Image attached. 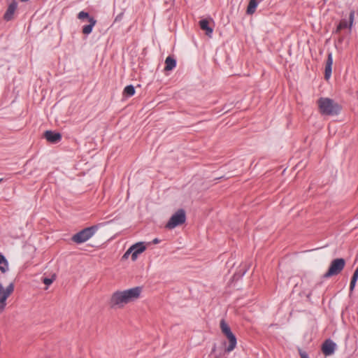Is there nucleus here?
<instances>
[{"instance_id":"nucleus-6","label":"nucleus","mask_w":358,"mask_h":358,"mask_svg":"<svg viewBox=\"0 0 358 358\" xmlns=\"http://www.w3.org/2000/svg\"><path fill=\"white\" fill-rule=\"evenodd\" d=\"M345 265V262L343 258H338L334 259L327 272L324 275L325 278H330L333 275H338L343 269Z\"/></svg>"},{"instance_id":"nucleus-18","label":"nucleus","mask_w":358,"mask_h":358,"mask_svg":"<svg viewBox=\"0 0 358 358\" xmlns=\"http://www.w3.org/2000/svg\"><path fill=\"white\" fill-rule=\"evenodd\" d=\"M124 94L129 96H131L135 94L134 87L131 85H127L124 90Z\"/></svg>"},{"instance_id":"nucleus-7","label":"nucleus","mask_w":358,"mask_h":358,"mask_svg":"<svg viewBox=\"0 0 358 358\" xmlns=\"http://www.w3.org/2000/svg\"><path fill=\"white\" fill-rule=\"evenodd\" d=\"M186 220L185 212L183 209H179L174 213L170 218L169 221L166 224L168 229H174L178 225L183 224Z\"/></svg>"},{"instance_id":"nucleus-5","label":"nucleus","mask_w":358,"mask_h":358,"mask_svg":"<svg viewBox=\"0 0 358 358\" xmlns=\"http://www.w3.org/2000/svg\"><path fill=\"white\" fill-rule=\"evenodd\" d=\"M97 227L92 226L85 228L72 237V241L76 243H82L88 241L96 232Z\"/></svg>"},{"instance_id":"nucleus-4","label":"nucleus","mask_w":358,"mask_h":358,"mask_svg":"<svg viewBox=\"0 0 358 358\" xmlns=\"http://www.w3.org/2000/svg\"><path fill=\"white\" fill-rule=\"evenodd\" d=\"M14 291L13 280H10L8 285L4 287L0 282V315L5 310L7 306V299Z\"/></svg>"},{"instance_id":"nucleus-11","label":"nucleus","mask_w":358,"mask_h":358,"mask_svg":"<svg viewBox=\"0 0 358 358\" xmlns=\"http://www.w3.org/2000/svg\"><path fill=\"white\" fill-rule=\"evenodd\" d=\"M17 3L16 1H13L10 3L4 14V19L6 21H10L13 19V15L17 9Z\"/></svg>"},{"instance_id":"nucleus-17","label":"nucleus","mask_w":358,"mask_h":358,"mask_svg":"<svg viewBox=\"0 0 358 358\" xmlns=\"http://www.w3.org/2000/svg\"><path fill=\"white\" fill-rule=\"evenodd\" d=\"M8 271V263L3 255H0V271L6 273Z\"/></svg>"},{"instance_id":"nucleus-24","label":"nucleus","mask_w":358,"mask_h":358,"mask_svg":"<svg viewBox=\"0 0 358 358\" xmlns=\"http://www.w3.org/2000/svg\"><path fill=\"white\" fill-rule=\"evenodd\" d=\"M357 280H354L351 279L350 285V290L352 292L355 289Z\"/></svg>"},{"instance_id":"nucleus-15","label":"nucleus","mask_w":358,"mask_h":358,"mask_svg":"<svg viewBox=\"0 0 358 358\" xmlns=\"http://www.w3.org/2000/svg\"><path fill=\"white\" fill-rule=\"evenodd\" d=\"M89 24L84 26L83 28V33L86 35H88L92 32L96 21L93 17H89Z\"/></svg>"},{"instance_id":"nucleus-2","label":"nucleus","mask_w":358,"mask_h":358,"mask_svg":"<svg viewBox=\"0 0 358 358\" xmlns=\"http://www.w3.org/2000/svg\"><path fill=\"white\" fill-rule=\"evenodd\" d=\"M320 112L322 115H336L340 112L341 106L329 98H320L318 101Z\"/></svg>"},{"instance_id":"nucleus-26","label":"nucleus","mask_w":358,"mask_h":358,"mask_svg":"<svg viewBox=\"0 0 358 358\" xmlns=\"http://www.w3.org/2000/svg\"><path fill=\"white\" fill-rule=\"evenodd\" d=\"M357 279H358V267L355 271L352 277V280H357Z\"/></svg>"},{"instance_id":"nucleus-8","label":"nucleus","mask_w":358,"mask_h":358,"mask_svg":"<svg viewBox=\"0 0 358 358\" xmlns=\"http://www.w3.org/2000/svg\"><path fill=\"white\" fill-rule=\"evenodd\" d=\"M130 248L132 250L131 259L133 261H135L138 256L143 252L146 249V246L143 242H138L131 245Z\"/></svg>"},{"instance_id":"nucleus-13","label":"nucleus","mask_w":358,"mask_h":358,"mask_svg":"<svg viewBox=\"0 0 358 358\" xmlns=\"http://www.w3.org/2000/svg\"><path fill=\"white\" fill-rule=\"evenodd\" d=\"M176 59L170 56L167 57L165 60L164 70L166 71H171L176 67Z\"/></svg>"},{"instance_id":"nucleus-29","label":"nucleus","mask_w":358,"mask_h":358,"mask_svg":"<svg viewBox=\"0 0 358 358\" xmlns=\"http://www.w3.org/2000/svg\"><path fill=\"white\" fill-rule=\"evenodd\" d=\"M215 351V346H214L212 349V353H213Z\"/></svg>"},{"instance_id":"nucleus-28","label":"nucleus","mask_w":358,"mask_h":358,"mask_svg":"<svg viewBox=\"0 0 358 358\" xmlns=\"http://www.w3.org/2000/svg\"><path fill=\"white\" fill-rule=\"evenodd\" d=\"M159 242V239H157V238H155V239L153 240V243H155V244H157V243H158Z\"/></svg>"},{"instance_id":"nucleus-9","label":"nucleus","mask_w":358,"mask_h":358,"mask_svg":"<svg viewBox=\"0 0 358 358\" xmlns=\"http://www.w3.org/2000/svg\"><path fill=\"white\" fill-rule=\"evenodd\" d=\"M336 345L331 340H327L322 345V352L326 355H331L336 350Z\"/></svg>"},{"instance_id":"nucleus-27","label":"nucleus","mask_w":358,"mask_h":358,"mask_svg":"<svg viewBox=\"0 0 358 358\" xmlns=\"http://www.w3.org/2000/svg\"><path fill=\"white\" fill-rule=\"evenodd\" d=\"M300 356L301 358H308L307 354L305 352H301Z\"/></svg>"},{"instance_id":"nucleus-10","label":"nucleus","mask_w":358,"mask_h":358,"mask_svg":"<svg viewBox=\"0 0 358 358\" xmlns=\"http://www.w3.org/2000/svg\"><path fill=\"white\" fill-rule=\"evenodd\" d=\"M44 136L46 140L52 143H56L59 142L62 136L59 133L54 132L52 131H46L44 134Z\"/></svg>"},{"instance_id":"nucleus-25","label":"nucleus","mask_w":358,"mask_h":358,"mask_svg":"<svg viewBox=\"0 0 358 358\" xmlns=\"http://www.w3.org/2000/svg\"><path fill=\"white\" fill-rule=\"evenodd\" d=\"M357 280H354L351 279L350 285V290L352 292L355 289Z\"/></svg>"},{"instance_id":"nucleus-31","label":"nucleus","mask_w":358,"mask_h":358,"mask_svg":"<svg viewBox=\"0 0 358 358\" xmlns=\"http://www.w3.org/2000/svg\"><path fill=\"white\" fill-rule=\"evenodd\" d=\"M2 180H3L2 178H0V182L2 181Z\"/></svg>"},{"instance_id":"nucleus-30","label":"nucleus","mask_w":358,"mask_h":358,"mask_svg":"<svg viewBox=\"0 0 358 358\" xmlns=\"http://www.w3.org/2000/svg\"><path fill=\"white\" fill-rule=\"evenodd\" d=\"M219 357H220L219 356H215V358H219Z\"/></svg>"},{"instance_id":"nucleus-22","label":"nucleus","mask_w":358,"mask_h":358,"mask_svg":"<svg viewBox=\"0 0 358 358\" xmlns=\"http://www.w3.org/2000/svg\"><path fill=\"white\" fill-rule=\"evenodd\" d=\"M55 280V278H45L43 280V282L45 285H46L47 286H49L50 285H51L53 282V280Z\"/></svg>"},{"instance_id":"nucleus-3","label":"nucleus","mask_w":358,"mask_h":358,"mask_svg":"<svg viewBox=\"0 0 358 358\" xmlns=\"http://www.w3.org/2000/svg\"><path fill=\"white\" fill-rule=\"evenodd\" d=\"M220 328L222 333L226 336L228 341L225 343L224 345L225 352H231L236 346V338L235 335L231 332L230 327L228 324L224 322V320H221L220 322Z\"/></svg>"},{"instance_id":"nucleus-1","label":"nucleus","mask_w":358,"mask_h":358,"mask_svg":"<svg viewBox=\"0 0 358 358\" xmlns=\"http://www.w3.org/2000/svg\"><path fill=\"white\" fill-rule=\"evenodd\" d=\"M142 293V287H134L124 290H117L112 293L108 301L113 309H121L126 305L137 301Z\"/></svg>"},{"instance_id":"nucleus-14","label":"nucleus","mask_w":358,"mask_h":358,"mask_svg":"<svg viewBox=\"0 0 358 358\" xmlns=\"http://www.w3.org/2000/svg\"><path fill=\"white\" fill-rule=\"evenodd\" d=\"M199 25L201 29L206 31L207 36H211L213 29L208 26V21L207 20H201L199 22Z\"/></svg>"},{"instance_id":"nucleus-16","label":"nucleus","mask_w":358,"mask_h":358,"mask_svg":"<svg viewBox=\"0 0 358 358\" xmlns=\"http://www.w3.org/2000/svg\"><path fill=\"white\" fill-rule=\"evenodd\" d=\"M258 6V1L257 0H250L248 8H247V14L252 15Z\"/></svg>"},{"instance_id":"nucleus-32","label":"nucleus","mask_w":358,"mask_h":358,"mask_svg":"<svg viewBox=\"0 0 358 358\" xmlns=\"http://www.w3.org/2000/svg\"><path fill=\"white\" fill-rule=\"evenodd\" d=\"M309 358V357H308Z\"/></svg>"},{"instance_id":"nucleus-19","label":"nucleus","mask_w":358,"mask_h":358,"mask_svg":"<svg viewBox=\"0 0 358 358\" xmlns=\"http://www.w3.org/2000/svg\"><path fill=\"white\" fill-rule=\"evenodd\" d=\"M349 27V24H348V22L345 20H343L340 22L338 24L336 32H339L341 29Z\"/></svg>"},{"instance_id":"nucleus-21","label":"nucleus","mask_w":358,"mask_h":358,"mask_svg":"<svg viewBox=\"0 0 358 358\" xmlns=\"http://www.w3.org/2000/svg\"><path fill=\"white\" fill-rule=\"evenodd\" d=\"M354 17H355V12L352 10L350 12L349 15L350 22H349V28L351 29L353 22H354Z\"/></svg>"},{"instance_id":"nucleus-20","label":"nucleus","mask_w":358,"mask_h":358,"mask_svg":"<svg viewBox=\"0 0 358 358\" xmlns=\"http://www.w3.org/2000/svg\"><path fill=\"white\" fill-rule=\"evenodd\" d=\"M78 17L80 20L87 19L89 20V17H90L88 13L85 12V11H80L78 15Z\"/></svg>"},{"instance_id":"nucleus-12","label":"nucleus","mask_w":358,"mask_h":358,"mask_svg":"<svg viewBox=\"0 0 358 358\" xmlns=\"http://www.w3.org/2000/svg\"><path fill=\"white\" fill-rule=\"evenodd\" d=\"M332 64H333V57H332V54L329 53L328 55V58H327V63L325 65L324 78L326 80H329L331 77V70H332Z\"/></svg>"},{"instance_id":"nucleus-23","label":"nucleus","mask_w":358,"mask_h":358,"mask_svg":"<svg viewBox=\"0 0 358 358\" xmlns=\"http://www.w3.org/2000/svg\"><path fill=\"white\" fill-rule=\"evenodd\" d=\"M131 254L132 255V250L131 249V248H129L127 251L124 254V255L122 256V259H127L129 256V255Z\"/></svg>"}]
</instances>
